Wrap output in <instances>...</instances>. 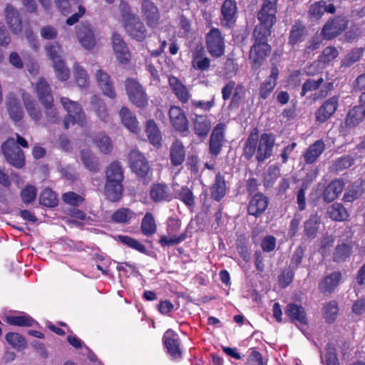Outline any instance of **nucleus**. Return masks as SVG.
<instances>
[{"instance_id":"nucleus-55","label":"nucleus","mask_w":365,"mask_h":365,"mask_svg":"<svg viewBox=\"0 0 365 365\" xmlns=\"http://www.w3.org/2000/svg\"><path fill=\"white\" fill-rule=\"evenodd\" d=\"M305 250V247L302 245H299L295 249L290 258L289 267L297 270L300 267L304 257Z\"/></svg>"},{"instance_id":"nucleus-12","label":"nucleus","mask_w":365,"mask_h":365,"mask_svg":"<svg viewBox=\"0 0 365 365\" xmlns=\"http://www.w3.org/2000/svg\"><path fill=\"white\" fill-rule=\"evenodd\" d=\"M124 23L125 29L130 36L138 41H142L145 38V29L138 16L125 13Z\"/></svg>"},{"instance_id":"nucleus-47","label":"nucleus","mask_w":365,"mask_h":365,"mask_svg":"<svg viewBox=\"0 0 365 365\" xmlns=\"http://www.w3.org/2000/svg\"><path fill=\"white\" fill-rule=\"evenodd\" d=\"M364 51V50L361 47L353 48L341 60V66L346 68L350 67L361 59Z\"/></svg>"},{"instance_id":"nucleus-22","label":"nucleus","mask_w":365,"mask_h":365,"mask_svg":"<svg viewBox=\"0 0 365 365\" xmlns=\"http://www.w3.org/2000/svg\"><path fill=\"white\" fill-rule=\"evenodd\" d=\"M112 46L118 60L122 63H127L130 58V53L126 43L121 36L114 33L112 36Z\"/></svg>"},{"instance_id":"nucleus-34","label":"nucleus","mask_w":365,"mask_h":365,"mask_svg":"<svg viewBox=\"0 0 365 365\" xmlns=\"http://www.w3.org/2000/svg\"><path fill=\"white\" fill-rule=\"evenodd\" d=\"M123 192L122 182H106L105 195L110 201H119L122 198Z\"/></svg>"},{"instance_id":"nucleus-60","label":"nucleus","mask_w":365,"mask_h":365,"mask_svg":"<svg viewBox=\"0 0 365 365\" xmlns=\"http://www.w3.org/2000/svg\"><path fill=\"white\" fill-rule=\"evenodd\" d=\"M236 249L242 259L247 262L249 260V252L247 247V240L245 235H240L237 237L236 240Z\"/></svg>"},{"instance_id":"nucleus-44","label":"nucleus","mask_w":365,"mask_h":365,"mask_svg":"<svg viewBox=\"0 0 365 365\" xmlns=\"http://www.w3.org/2000/svg\"><path fill=\"white\" fill-rule=\"evenodd\" d=\"M319 224V222L316 215L311 216L305 221L304 225V233L308 239L313 240L317 237Z\"/></svg>"},{"instance_id":"nucleus-42","label":"nucleus","mask_w":365,"mask_h":365,"mask_svg":"<svg viewBox=\"0 0 365 365\" xmlns=\"http://www.w3.org/2000/svg\"><path fill=\"white\" fill-rule=\"evenodd\" d=\"M339 52L336 47L329 46L324 48L318 56V62L324 66H328L339 56Z\"/></svg>"},{"instance_id":"nucleus-53","label":"nucleus","mask_w":365,"mask_h":365,"mask_svg":"<svg viewBox=\"0 0 365 365\" xmlns=\"http://www.w3.org/2000/svg\"><path fill=\"white\" fill-rule=\"evenodd\" d=\"M325 1L321 0L316 1L310 5L308 11L309 16L311 19H320L324 11Z\"/></svg>"},{"instance_id":"nucleus-14","label":"nucleus","mask_w":365,"mask_h":365,"mask_svg":"<svg viewBox=\"0 0 365 365\" xmlns=\"http://www.w3.org/2000/svg\"><path fill=\"white\" fill-rule=\"evenodd\" d=\"M225 125L223 123H217L213 128L210 140L208 150L211 156L216 158L218 156L222 149L223 143L225 141Z\"/></svg>"},{"instance_id":"nucleus-57","label":"nucleus","mask_w":365,"mask_h":365,"mask_svg":"<svg viewBox=\"0 0 365 365\" xmlns=\"http://www.w3.org/2000/svg\"><path fill=\"white\" fill-rule=\"evenodd\" d=\"M133 214L128 208L122 207L112 215L111 220L117 223H126L133 217Z\"/></svg>"},{"instance_id":"nucleus-20","label":"nucleus","mask_w":365,"mask_h":365,"mask_svg":"<svg viewBox=\"0 0 365 365\" xmlns=\"http://www.w3.org/2000/svg\"><path fill=\"white\" fill-rule=\"evenodd\" d=\"M279 73V71L277 66L272 64L271 73L260 84L259 88V96L261 99L265 100L270 96L277 86Z\"/></svg>"},{"instance_id":"nucleus-2","label":"nucleus","mask_w":365,"mask_h":365,"mask_svg":"<svg viewBox=\"0 0 365 365\" xmlns=\"http://www.w3.org/2000/svg\"><path fill=\"white\" fill-rule=\"evenodd\" d=\"M275 140V135L273 133H264L259 137L258 128H253L245 143L244 158L247 160H250L255 154V159L258 163L264 162L272 155Z\"/></svg>"},{"instance_id":"nucleus-5","label":"nucleus","mask_w":365,"mask_h":365,"mask_svg":"<svg viewBox=\"0 0 365 365\" xmlns=\"http://www.w3.org/2000/svg\"><path fill=\"white\" fill-rule=\"evenodd\" d=\"M349 20L344 16L330 18L324 25L321 35L325 40H331L340 35L348 26Z\"/></svg>"},{"instance_id":"nucleus-40","label":"nucleus","mask_w":365,"mask_h":365,"mask_svg":"<svg viewBox=\"0 0 365 365\" xmlns=\"http://www.w3.org/2000/svg\"><path fill=\"white\" fill-rule=\"evenodd\" d=\"M123 125L130 131L137 133L139 130L138 123L134 115L125 107H123L119 113Z\"/></svg>"},{"instance_id":"nucleus-11","label":"nucleus","mask_w":365,"mask_h":365,"mask_svg":"<svg viewBox=\"0 0 365 365\" xmlns=\"http://www.w3.org/2000/svg\"><path fill=\"white\" fill-rule=\"evenodd\" d=\"M269 202L268 197L262 192L255 193L249 200L247 207V214L255 217H260L267 209Z\"/></svg>"},{"instance_id":"nucleus-59","label":"nucleus","mask_w":365,"mask_h":365,"mask_svg":"<svg viewBox=\"0 0 365 365\" xmlns=\"http://www.w3.org/2000/svg\"><path fill=\"white\" fill-rule=\"evenodd\" d=\"M247 365H267V361H264L262 354L255 348L249 349L247 358Z\"/></svg>"},{"instance_id":"nucleus-56","label":"nucleus","mask_w":365,"mask_h":365,"mask_svg":"<svg viewBox=\"0 0 365 365\" xmlns=\"http://www.w3.org/2000/svg\"><path fill=\"white\" fill-rule=\"evenodd\" d=\"M95 143L101 152L104 154L110 153L113 149L110 139L106 135L101 133L96 135L95 138Z\"/></svg>"},{"instance_id":"nucleus-13","label":"nucleus","mask_w":365,"mask_h":365,"mask_svg":"<svg viewBox=\"0 0 365 365\" xmlns=\"http://www.w3.org/2000/svg\"><path fill=\"white\" fill-rule=\"evenodd\" d=\"M163 341L167 353L173 359L177 360L182 358L180 340L175 331L172 329L167 330L163 335Z\"/></svg>"},{"instance_id":"nucleus-10","label":"nucleus","mask_w":365,"mask_h":365,"mask_svg":"<svg viewBox=\"0 0 365 365\" xmlns=\"http://www.w3.org/2000/svg\"><path fill=\"white\" fill-rule=\"evenodd\" d=\"M339 100V96H334L324 101L314 113L316 121L324 123L330 119L338 108Z\"/></svg>"},{"instance_id":"nucleus-63","label":"nucleus","mask_w":365,"mask_h":365,"mask_svg":"<svg viewBox=\"0 0 365 365\" xmlns=\"http://www.w3.org/2000/svg\"><path fill=\"white\" fill-rule=\"evenodd\" d=\"M56 75L61 81H66L69 78L70 71L66 67L63 61L60 58L53 61Z\"/></svg>"},{"instance_id":"nucleus-6","label":"nucleus","mask_w":365,"mask_h":365,"mask_svg":"<svg viewBox=\"0 0 365 365\" xmlns=\"http://www.w3.org/2000/svg\"><path fill=\"white\" fill-rule=\"evenodd\" d=\"M169 121L173 128L182 137L190 133L189 121L185 111L176 106H171L168 110Z\"/></svg>"},{"instance_id":"nucleus-62","label":"nucleus","mask_w":365,"mask_h":365,"mask_svg":"<svg viewBox=\"0 0 365 365\" xmlns=\"http://www.w3.org/2000/svg\"><path fill=\"white\" fill-rule=\"evenodd\" d=\"M245 91L242 85H237L232 96L230 103L228 106L229 109H237L240 106V103L244 98Z\"/></svg>"},{"instance_id":"nucleus-4","label":"nucleus","mask_w":365,"mask_h":365,"mask_svg":"<svg viewBox=\"0 0 365 365\" xmlns=\"http://www.w3.org/2000/svg\"><path fill=\"white\" fill-rule=\"evenodd\" d=\"M60 102L63 108L68 112V115L63 121L64 128L68 129L70 125L76 123L82 125L85 117L81 106L77 102L66 97H61Z\"/></svg>"},{"instance_id":"nucleus-32","label":"nucleus","mask_w":365,"mask_h":365,"mask_svg":"<svg viewBox=\"0 0 365 365\" xmlns=\"http://www.w3.org/2000/svg\"><path fill=\"white\" fill-rule=\"evenodd\" d=\"M23 101L26 112L30 118L36 123L40 122L43 118V113L39 106L29 95H24Z\"/></svg>"},{"instance_id":"nucleus-61","label":"nucleus","mask_w":365,"mask_h":365,"mask_svg":"<svg viewBox=\"0 0 365 365\" xmlns=\"http://www.w3.org/2000/svg\"><path fill=\"white\" fill-rule=\"evenodd\" d=\"M73 76L79 87L84 88L87 86L88 76L86 71L78 63H75L73 66Z\"/></svg>"},{"instance_id":"nucleus-16","label":"nucleus","mask_w":365,"mask_h":365,"mask_svg":"<svg viewBox=\"0 0 365 365\" xmlns=\"http://www.w3.org/2000/svg\"><path fill=\"white\" fill-rule=\"evenodd\" d=\"M129 162L132 170L139 177L144 178L149 171V165L145 158L138 150L129 154Z\"/></svg>"},{"instance_id":"nucleus-48","label":"nucleus","mask_w":365,"mask_h":365,"mask_svg":"<svg viewBox=\"0 0 365 365\" xmlns=\"http://www.w3.org/2000/svg\"><path fill=\"white\" fill-rule=\"evenodd\" d=\"M175 198L182 201L187 207L195 205V196L192 191L187 186H182L175 195Z\"/></svg>"},{"instance_id":"nucleus-21","label":"nucleus","mask_w":365,"mask_h":365,"mask_svg":"<svg viewBox=\"0 0 365 365\" xmlns=\"http://www.w3.org/2000/svg\"><path fill=\"white\" fill-rule=\"evenodd\" d=\"M284 312L292 323H299L302 325L308 324L307 314L305 308L302 305L289 303L287 305Z\"/></svg>"},{"instance_id":"nucleus-38","label":"nucleus","mask_w":365,"mask_h":365,"mask_svg":"<svg viewBox=\"0 0 365 365\" xmlns=\"http://www.w3.org/2000/svg\"><path fill=\"white\" fill-rule=\"evenodd\" d=\"M106 182H122L123 170L119 162L115 161L108 165L105 171Z\"/></svg>"},{"instance_id":"nucleus-29","label":"nucleus","mask_w":365,"mask_h":365,"mask_svg":"<svg viewBox=\"0 0 365 365\" xmlns=\"http://www.w3.org/2000/svg\"><path fill=\"white\" fill-rule=\"evenodd\" d=\"M6 22L13 33L18 34L22 30V23L18 11L11 5L4 10Z\"/></svg>"},{"instance_id":"nucleus-15","label":"nucleus","mask_w":365,"mask_h":365,"mask_svg":"<svg viewBox=\"0 0 365 365\" xmlns=\"http://www.w3.org/2000/svg\"><path fill=\"white\" fill-rule=\"evenodd\" d=\"M342 279V274L340 271H334L325 275L318 284V289L325 295L331 294L337 287L340 284Z\"/></svg>"},{"instance_id":"nucleus-37","label":"nucleus","mask_w":365,"mask_h":365,"mask_svg":"<svg viewBox=\"0 0 365 365\" xmlns=\"http://www.w3.org/2000/svg\"><path fill=\"white\" fill-rule=\"evenodd\" d=\"M329 217L336 222H344L349 219V214L345 207L339 202H334L327 209Z\"/></svg>"},{"instance_id":"nucleus-49","label":"nucleus","mask_w":365,"mask_h":365,"mask_svg":"<svg viewBox=\"0 0 365 365\" xmlns=\"http://www.w3.org/2000/svg\"><path fill=\"white\" fill-rule=\"evenodd\" d=\"M354 163V159L350 155H344L336 159L332 165V170L339 173L348 169Z\"/></svg>"},{"instance_id":"nucleus-17","label":"nucleus","mask_w":365,"mask_h":365,"mask_svg":"<svg viewBox=\"0 0 365 365\" xmlns=\"http://www.w3.org/2000/svg\"><path fill=\"white\" fill-rule=\"evenodd\" d=\"M193 115L194 118H192L193 131L198 138L205 139L211 130V120L207 115L193 113Z\"/></svg>"},{"instance_id":"nucleus-31","label":"nucleus","mask_w":365,"mask_h":365,"mask_svg":"<svg viewBox=\"0 0 365 365\" xmlns=\"http://www.w3.org/2000/svg\"><path fill=\"white\" fill-rule=\"evenodd\" d=\"M36 91L38 98L42 105L53 102V97L48 83L43 78H41L36 86Z\"/></svg>"},{"instance_id":"nucleus-23","label":"nucleus","mask_w":365,"mask_h":365,"mask_svg":"<svg viewBox=\"0 0 365 365\" xmlns=\"http://www.w3.org/2000/svg\"><path fill=\"white\" fill-rule=\"evenodd\" d=\"M76 34L81 44L86 49H92L96 45L93 30L88 24H81L76 28Z\"/></svg>"},{"instance_id":"nucleus-24","label":"nucleus","mask_w":365,"mask_h":365,"mask_svg":"<svg viewBox=\"0 0 365 365\" xmlns=\"http://www.w3.org/2000/svg\"><path fill=\"white\" fill-rule=\"evenodd\" d=\"M185 148L181 140L175 139L170 147V160L172 166L181 165L185 159Z\"/></svg>"},{"instance_id":"nucleus-33","label":"nucleus","mask_w":365,"mask_h":365,"mask_svg":"<svg viewBox=\"0 0 365 365\" xmlns=\"http://www.w3.org/2000/svg\"><path fill=\"white\" fill-rule=\"evenodd\" d=\"M6 106L10 118L14 122L20 121L24 116V111L18 98L10 96L6 99Z\"/></svg>"},{"instance_id":"nucleus-1","label":"nucleus","mask_w":365,"mask_h":365,"mask_svg":"<svg viewBox=\"0 0 365 365\" xmlns=\"http://www.w3.org/2000/svg\"><path fill=\"white\" fill-rule=\"evenodd\" d=\"M277 0H264L257 14L259 24L253 30L252 45L249 51V62L252 69L258 71L270 56L272 46L268 43L272 29L276 23Z\"/></svg>"},{"instance_id":"nucleus-36","label":"nucleus","mask_w":365,"mask_h":365,"mask_svg":"<svg viewBox=\"0 0 365 365\" xmlns=\"http://www.w3.org/2000/svg\"><path fill=\"white\" fill-rule=\"evenodd\" d=\"M80 158L84 167L89 171L96 173L99 170L98 159L91 150L88 149L81 150Z\"/></svg>"},{"instance_id":"nucleus-18","label":"nucleus","mask_w":365,"mask_h":365,"mask_svg":"<svg viewBox=\"0 0 365 365\" xmlns=\"http://www.w3.org/2000/svg\"><path fill=\"white\" fill-rule=\"evenodd\" d=\"M309 35L306 26L301 21H296L292 26L289 36L288 44L294 48L299 43L304 42Z\"/></svg>"},{"instance_id":"nucleus-54","label":"nucleus","mask_w":365,"mask_h":365,"mask_svg":"<svg viewBox=\"0 0 365 365\" xmlns=\"http://www.w3.org/2000/svg\"><path fill=\"white\" fill-rule=\"evenodd\" d=\"M280 176V168L277 165H272L268 167L266 172L264 185L265 187L273 185L277 178Z\"/></svg>"},{"instance_id":"nucleus-52","label":"nucleus","mask_w":365,"mask_h":365,"mask_svg":"<svg viewBox=\"0 0 365 365\" xmlns=\"http://www.w3.org/2000/svg\"><path fill=\"white\" fill-rule=\"evenodd\" d=\"M40 204L46 207H54L57 205L56 196L50 188L44 189L39 197Z\"/></svg>"},{"instance_id":"nucleus-7","label":"nucleus","mask_w":365,"mask_h":365,"mask_svg":"<svg viewBox=\"0 0 365 365\" xmlns=\"http://www.w3.org/2000/svg\"><path fill=\"white\" fill-rule=\"evenodd\" d=\"M3 154L7 162L17 168L25 165L24 155L14 139H9L1 145Z\"/></svg>"},{"instance_id":"nucleus-28","label":"nucleus","mask_w":365,"mask_h":365,"mask_svg":"<svg viewBox=\"0 0 365 365\" xmlns=\"http://www.w3.org/2000/svg\"><path fill=\"white\" fill-rule=\"evenodd\" d=\"M344 188L343 180L336 179L331 180L324 190L322 198L326 202H331L338 197Z\"/></svg>"},{"instance_id":"nucleus-19","label":"nucleus","mask_w":365,"mask_h":365,"mask_svg":"<svg viewBox=\"0 0 365 365\" xmlns=\"http://www.w3.org/2000/svg\"><path fill=\"white\" fill-rule=\"evenodd\" d=\"M237 5L235 0H225L221 7L222 26L230 28L236 21Z\"/></svg>"},{"instance_id":"nucleus-46","label":"nucleus","mask_w":365,"mask_h":365,"mask_svg":"<svg viewBox=\"0 0 365 365\" xmlns=\"http://www.w3.org/2000/svg\"><path fill=\"white\" fill-rule=\"evenodd\" d=\"M141 231L144 235L150 236L156 232L157 225L153 215L147 212L141 222Z\"/></svg>"},{"instance_id":"nucleus-26","label":"nucleus","mask_w":365,"mask_h":365,"mask_svg":"<svg viewBox=\"0 0 365 365\" xmlns=\"http://www.w3.org/2000/svg\"><path fill=\"white\" fill-rule=\"evenodd\" d=\"M326 145L323 140H317L311 144L303 154L304 161L306 164L314 163L325 150Z\"/></svg>"},{"instance_id":"nucleus-39","label":"nucleus","mask_w":365,"mask_h":365,"mask_svg":"<svg viewBox=\"0 0 365 365\" xmlns=\"http://www.w3.org/2000/svg\"><path fill=\"white\" fill-rule=\"evenodd\" d=\"M365 118V109L360 106H355L350 109L345 118V125L348 128H354L361 122Z\"/></svg>"},{"instance_id":"nucleus-9","label":"nucleus","mask_w":365,"mask_h":365,"mask_svg":"<svg viewBox=\"0 0 365 365\" xmlns=\"http://www.w3.org/2000/svg\"><path fill=\"white\" fill-rule=\"evenodd\" d=\"M125 90L129 100L136 106L144 108L148 104L147 94L136 80L128 78L125 81Z\"/></svg>"},{"instance_id":"nucleus-35","label":"nucleus","mask_w":365,"mask_h":365,"mask_svg":"<svg viewBox=\"0 0 365 365\" xmlns=\"http://www.w3.org/2000/svg\"><path fill=\"white\" fill-rule=\"evenodd\" d=\"M351 252V244L348 242H342L338 244L334 248L332 254V259L337 263L344 262L350 257Z\"/></svg>"},{"instance_id":"nucleus-41","label":"nucleus","mask_w":365,"mask_h":365,"mask_svg":"<svg viewBox=\"0 0 365 365\" xmlns=\"http://www.w3.org/2000/svg\"><path fill=\"white\" fill-rule=\"evenodd\" d=\"M338 313L339 306L337 301L331 300L324 304L322 308V315L327 323H334L336 319Z\"/></svg>"},{"instance_id":"nucleus-25","label":"nucleus","mask_w":365,"mask_h":365,"mask_svg":"<svg viewBox=\"0 0 365 365\" xmlns=\"http://www.w3.org/2000/svg\"><path fill=\"white\" fill-rule=\"evenodd\" d=\"M210 197L216 201L220 202L227 193V183L225 176L220 172L215 175L213 183L210 187Z\"/></svg>"},{"instance_id":"nucleus-27","label":"nucleus","mask_w":365,"mask_h":365,"mask_svg":"<svg viewBox=\"0 0 365 365\" xmlns=\"http://www.w3.org/2000/svg\"><path fill=\"white\" fill-rule=\"evenodd\" d=\"M95 76L98 82V85L102 90L103 94L110 98H113L115 96V93L110 76L101 69H98L96 71Z\"/></svg>"},{"instance_id":"nucleus-8","label":"nucleus","mask_w":365,"mask_h":365,"mask_svg":"<svg viewBox=\"0 0 365 365\" xmlns=\"http://www.w3.org/2000/svg\"><path fill=\"white\" fill-rule=\"evenodd\" d=\"M181 226V222L177 217H170L167 220V232L168 237L161 236V245L162 246H173L178 245L184 241L187 235L184 232L180 235H177Z\"/></svg>"},{"instance_id":"nucleus-43","label":"nucleus","mask_w":365,"mask_h":365,"mask_svg":"<svg viewBox=\"0 0 365 365\" xmlns=\"http://www.w3.org/2000/svg\"><path fill=\"white\" fill-rule=\"evenodd\" d=\"M321 360L324 365H340L339 359L337 356L336 346L332 342H328L326 345V354L324 361L321 355Z\"/></svg>"},{"instance_id":"nucleus-64","label":"nucleus","mask_w":365,"mask_h":365,"mask_svg":"<svg viewBox=\"0 0 365 365\" xmlns=\"http://www.w3.org/2000/svg\"><path fill=\"white\" fill-rule=\"evenodd\" d=\"M118 239L123 244L127 245L129 247L135 249L142 253H145L146 251V248L143 244H141L138 240L133 239L129 236L118 235Z\"/></svg>"},{"instance_id":"nucleus-58","label":"nucleus","mask_w":365,"mask_h":365,"mask_svg":"<svg viewBox=\"0 0 365 365\" xmlns=\"http://www.w3.org/2000/svg\"><path fill=\"white\" fill-rule=\"evenodd\" d=\"M6 341L15 349H24L26 346L25 339L18 333L9 332L6 335Z\"/></svg>"},{"instance_id":"nucleus-3","label":"nucleus","mask_w":365,"mask_h":365,"mask_svg":"<svg viewBox=\"0 0 365 365\" xmlns=\"http://www.w3.org/2000/svg\"><path fill=\"white\" fill-rule=\"evenodd\" d=\"M205 45L208 53L213 58H217L225 54V38L217 28H212L205 35Z\"/></svg>"},{"instance_id":"nucleus-51","label":"nucleus","mask_w":365,"mask_h":365,"mask_svg":"<svg viewBox=\"0 0 365 365\" xmlns=\"http://www.w3.org/2000/svg\"><path fill=\"white\" fill-rule=\"evenodd\" d=\"M6 322L11 325L19 327H32L35 323V321L29 315L7 317Z\"/></svg>"},{"instance_id":"nucleus-30","label":"nucleus","mask_w":365,"mask_h":365,"mask_svg":"<svg viewBox=\"0 0 365 365\" xmlns=\"http://www.w3.org/2000/svg\"><path fill=\"white\" fill-rule=\"evenodd\" d=\"M142 11L148 26L151 27L158 26L159 20L158 9L153 2L150 0H144L142 2Z\"/></svg>"},{"instance_id":"nucleus-45","label":"nucleus","mask_w":365,"mask_h":365,"mask_svg":"<svg viewBox=\"0 0 365 365\" xmlns=\"http://www.w3.org/2000/svg\"><path fill=\"white\" fill-rule=\"evenodd\" d=\"M145 131L150 142L157 148L160 147V135L157 124L153 120H148L146 123Z\"/></svg>"},{"instance_id":"nucleus-50","label":"nucleus","mask_w":365,"mask_h":365,"mask_svg":"<svg viewBox=\"0 0 365 365\" xmlns=\"http://www.w3.org/2000/svg\"><path fill=\"white\" fill-rule=\"evenodd\" d=\"M46 123L49 124H58L60 123V118L57 109L53 106V102L43 105Z\"/></svg>"}]
</instances>
